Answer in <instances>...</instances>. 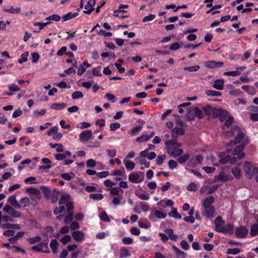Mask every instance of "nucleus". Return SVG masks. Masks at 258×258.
Instances as JSON below:
<instances>
[{
    "label": "nucleus",
    "mask_w": 258,
    "mask_h": 258,
    "mask_svg": "<svg viewBox=\"0 0 258 258\" xmlns=\"http://www.w3.org/2000/svg\"><path fill=\"white\" fill-rule=\"evenodd\" d=\"M50 248L53 253H55L57 250L58 242L56 240L52 239L50 243Z\"/></svg>",
    "instance_id": "36"
},
{
    "label": "nucleus",
    "mask_w": 258,
    "mask_h": 258,
    "mask_svg": "<svg viewBox=\"0 0 258 258\" xmlns=\"http://www.w3.org/2000/svg\"><path fill=\"white\" fill-rule=\"evenodd\" d=\"M228 114V112L227 111L223 110L222 112L221 113L220 116L218 117L219 120L221 122H223L226 120Z\"/></svg>",
    "instance_id": "55"
},
{
    "label": "nucleus",
    "mask_w": 258,
    "mask_h": 258,
    "mask_svg": "<svg viewBox=\"0 0 258 258\" xmlns=\"http://www.w3.org/2000/svg\"><path fill=\"white\" fill-rule=\"evenodd\" d=\"M240 128L238 126H234L229 131L227 132V134L228 136H233L235 133L239 131Z\"/></svg>",
    "instance_id": "51"
},
{
    "label": "nucleus",
    "mask_w": 258,
    "mask_h": 258,
    "mask_svg": "<svg viewBox=\"0 0 258 258\" xmlns=\"http://www.w3.org/2000/svg\"><path fill=\"white\" fill-rule=\"evenodd\" d=\"M148 140H149V139L148 137V135H143L138 137L136 140V142L139 143L145 142L148 141Z\"/></svg>",
    "instance_id": "58"
},
{
    "label": "nucleus",
    "mask_w": 258,
    "mask_h": 258,
    "mask_svg": "<svg viewBox=\"0 0 258 258\" xmlns=\"http://www.w3.org/2000/svg\"><path fill=\"white\" fill-rule=\"evenodd\" d=\"M205 93L208 96H220L222 95V93L220 92L212 90H206Z\"/></svg>",
    "instance_id": "37"
},
{
    "label": "nucleus",
    "mask_w": 258,
    "mask_h": 258,
    "mask_svg": "<svg viewBox=\"0 0 258 258\" xmlns=\"http://www.w3.org/2000/svg\"><path fill=\"white\" fill-rule=\"evenodd\" d=\"M166 217V214L163 212L157 210H152L148 218L151 221L155 222L157 221L156 218L158 219H164Z\"/></svg>",
    "instance_id": "3"
},
{
    "label": "nucleus",
    "mask_w": 258,
    "mask_h": 258,
    "mask_svg": "<svg viewBox=\"0 0 258 258\" xmlns=\"http://www.w3.org/2000/svg\"><path fill=\"white\" fill-rule=\"evenodd\" d=\"M168 216L170 217H173L178 219H180L181 218V216L179 214L177 209L175 208H172L171 211L169 212Z\"/></svg>",
    "instance_id": "25"
},
{
    "label": "nucleus",
    "mask_w": 258,
    "mask_h": 258,
    "mask_svg": "<svg viewBox=\"0 0 258 258\" xmlns=\"http://www.w3.org/2000/svg\"><path fill=\"white\" fill-rule=\"evenodd\" d=\"M250 234L251 236H255L258 235V223L251 226Z\"/></svg>",
    "instance_id": "31"
},
{
    "label": "nucleus",
    "mask_w": 258,
    "mask_h": 258,
    "mask_svg": "<svg viewBox=\"0 0 258 258\" xmlns=\"http://www.w3.org/2000/svg\"><path fill=\"white\" fill-rule=\"evenodd\" d=\"M215 202V198L212 196H210L208 197H206L203 201L202 204V207L203 208H207L208 207H210L212 206V204Z\"/></svg>",
    "instance_id": "12"
},
{
    "label": "nucleus",
    "mask_w": 258,
    "mask_h": 258,
    "mask_svg": "<svg viewBox=\"0 0 258 258\" xmlns=\"http://www.w3.org/2000/svg\"><path fill=\"white\" fill-rule=\"evenodd\" d=\"M200 69V66L198 65H196L195 66L191 67H186L183 68L184 70L188 71L189 72H196L199 70Z\"/></svg>",
    "instance_id": "63"
},
{
    "label": "nucleus",
    "mask_w": 258,
    "mask_h": 258,
    "mask_svg": "<svg viewBox=\"0 0 258 258\" xmlns=\"http://www.w3.org/2000/svg\"><path fill=\"white\" fill-rule=\"evenodd\" d=\"M91 66V64L87 61H84L78 68L77 74L79 76H82L86 71L87 68Z\"/></svg>",
    "instance_id": "14"
},
{
    "label": "nucleus",
    "mask_w": 258,
    "mask_h": 258,
    "mask_svg": "<svg viewBox=\"0 0 258 258\" xmlns=\"http://www.w3.org/2000/svg\"><path fill=\"white\" fill-rule=\"evenodd\" d=\"M219 185L215 184L212 186H209L208 187L207 194L210 195L214 193L218 188Z\"/></svg>",
    "instance_id": "62"
},
{
    "label": "nucleus",
    "mask_w": 258,
    "mask_h": 258,
    "mask_svg": "<svg viewBox=\"0 0 258 258\" xmlns=\"http://www.w3.org/2000/svg\"><path fill=\"white\" fill-rule=\"evenodd\" d=\"M195 116L201 119L203 118L204 114L203 111L198 107L196 106L194 108Z\"/></svg>",
    "instance_id": "35"
},
{
    "label": "nucleus",
    "mask_w": 258,
    "mask_h": 258,
    "mask_svg": "<svg viewBox=\"0 0 258 258\" xmlns=\"http://www.w3.org/2000/svg\"><path fill=\"white\" fill-rule=\"evenodd\" d=\"M70 195L68 194H64L62 195L60 199L58 201V205H61L64 204L66 203H67L70 200Z\"/></svg>",
    "instance_id": "27"
},
{
    "label": "nucleus",
    "mask_w": 258,
    "mask_h": 258,
    "mask_svg": "<svg viewBox=\"0 0 258 258\" xmlns=\"http://www.w3.org/2000/svg\"><path fill=\"white\" fill-rule=\"evenodd\" d=\"M59 195V191L58 190L54 189L52 190L50 196V199H51L52 203H56L57 202Z\"/></svg>",
    "instance_id": "22"
},
{
    "label": "nucleus",
    "mask_w": 258,
    "mask_h": 258,
    "mask_svg": "<svg viewBox=\"0 0 258 258\" xmlns=\"http://www.w3.org/2000/svg\"><path fill=\"white\" fill-rule=\"evenodd\" d=\"M135 194L136 196L141 200L147 201L150 199V196H149V195L141 194L137 190L135 191Z\"/></svg>",
    "instance_id": "46"
},
{
    "label": "nucleus",
    "mask_w": 258,
    "mask_h": 258,
    "mask_svg": "<svg viewBox=\"0 0 258 258\" xmlns=\"http://www.w3.org/2000/svg\"><path fill=\"white\" fill-rule=\"evenodd\" d=\"M92 136V132L91 130H86L82 132L79 135L80 141L84 143L91 139Z\"/></svg>",
    "instance_id": "6"
},
{
    "label": "nucleus",
    "mask_w": 258,
    "mask_h": 258,
    "mask_svg": "<svg viewBox=\"0 0 258 258\" xmlns=\"http://www.w3.org/2000/svg\"><path fill=\"white\" fill-rule=\"evenodd\" d=\"M130 255L131 253L126 248L123 247L120 248L119 258H126Z\"/></svg>",
    "instance_id": "29"
},
{
    "label": "nucleus",
    "mask_w": 258,
    "mask_h": 258,
    "mask_svg": "<svg viewBox=\"0 0 258 258\" xmlns=\"http://www.w3.org/2000/svg\"><path fill=\"white\" fill-rule=\"evenodd\" d=\"M58 132V127L57 125H55L51 127L47 133L48 136H51L52 135H54Z\"/></svg>",
    "instance_id": "59"
},
{
    "label": "nucleus",
    "mask_w": 258,
    "mask_h": 258,
    "mask_svg": "<svg viewBox=\"0 0 258 258\" xmlns=\"http://www.w3.org/2000/svg\"><path fill=\"white\" fill-rule=\"evenodd\" d=\"M166 156L165 154H163L161 156H158L157 160L156 163L158 165H161L163 163L164 160L166 159Z\"/></svg>",
    "instance_id": "56"
},
{
    "label": "nucleus",
    "mask_w": 258,
    "mask_h": 258,
    "mask_svg": "<svg viewBox=\"0 0 258 258\" xmlns=\"http://www.w3.org/2000/svg\"><path fill=\"white\" fill-rule=\"evenodd\" d=\"M50 23V22H47L45 23L36 22L34 23V26H39V31L43 29L46 26L49 25Z\"/></svg>",
    "instance_id": "49"
},
{
    "label": "nucleus",
    "mask_w": 258,
    "mask_h": 258,
    "mask_svg": "<svg viewBox=\"0 0 258 258\" xmlns=\"http://www.w3.org/2000/svg\"><path fill=\"white\" fill-rule=\"evenodd\" d=\"M72 236L77 242H80L84 239L85 234L81 231H75L72 233Z\"/></svg>",
    "instance_id": "13"
},
{
    "label": "nucleus",
    "mask_w": 258,
    "mask_h": 258,
    "mask_svg": "<svg viewBox=\"0 0 258 258\" xmlns=\"http://www.w3.org/2000/svg\"><path fill=\"white\" fill-rule=\"evenodd\" d=\"M168 167L170 170H173L178 166L177 162L173 160H170L168 163Z\"/></svg>",
    "instance_id": "52"
},
{
    "label": "nucleus",
    "mask_w": 258,
    "mask_h": 258,
    "mask_svg": "<svg viewBox=\"0 0 258 258\" xmlns=\"http://www.w3.org/2000/svg\"><path fill=\"white\" fill-rule=\"evenodd\" d=\"M244 171L245 176L248 179H250L252 176L258 172V168L252 167L250 162L246 161L243 165Z\"/></svg>",
    "instance_id": "2"
},
{
    "label": "nucleus",
    "mask_w": 258,
    "mask_h": 258,
    "mask_svg": "<svg viewBox=\"0 0 258 258\" xmlns=\"http://www.w3.org/2000/svg\"><path fill=\"white\" fill-rule=\"evenodd\" d=\"M67 106V104L64 103H54L51 105V108L55 110H61Z\"/></svg>",
    "instance_id": "33"
},
{
    "label": "nucleus",
    "mask_w": 258,
    "mask_h": 258,
    "mask_svg": "<svg viewBox=\"0 0 258 258\" xmlns=\"http://www.w3.org/2000/svg\"><path fill=\"white\" fill-rule=\"evenodd\" d=\"M172 248L177 254L181 255L183 258H184L186 256V253L184 251L181 250L176 246L173 245L172 246Z\"/></svg>",
    "instance_id": "42"
},
{
    "label": "nucleus",
    "mask_w": 258,
    "mask_h": 258,
    "mask_svg": "<svg viewBox=\"0 0 258 258\" xmlns=\"http://www.w3.org/2000/svg\"><path fill=\"white\" fill-rule=\"evenodd\" d=\"M83 97V94L81 91H75L72 94V98L73 99H78Z\"/></svg>",
    "instance_id": "50"
},
{
    "label": "nucleus",
    "mask_w": 258,
    "mask_h": 258,
    "mask_svg": "<svg viewBox=\"0 0 258 258\" xmlns=\"http://www.w3.org/2000/svg\"><path fill=\"white\" fill-rule=\"evenodd\" d=\"M202 109L203 110L205 115L207 116L211 115L213 111L212 106L209 104L203 107Z\"/></svg>",
    "instance_id": "40"
},
{
    "label": "nucleus",
    "mask_w": 258,
    "mask_h": 258,
    "mask_svg": "<svg viewBox=\"0 0 258 258\" xmlns=\"http://www.w3.org/2000/svg\"><path fill=\"white\" fill-rule=\"evenodd\" d=\"M89 198L96 201H100L102 200L104 196L101 194H91L89 195Z\"/></svg>",
    "instance_id": "38"
},
{
    "label": "nucleus",
    "mask_w": 258,
    "mask_h": 258,
    "mask_svg": "<svg viewBox=\"0 0 258 258\" xmlns=\"http://www.w3.org/2000/svg\"><path fill=\"white\" fill-rule=\"evenodd\" d=\"M214 224L215 225V230L218 232H220L221 229H218V226H223L225 224V221L222 219V218L220 216H218L214 221Z\"/></svg>",
    "instance_id": "17"
},
{
    "label": "nucleus",
    "mask_w": 258,
    "mask_h": 258,
    "mask_svg": "<svg viewBox=\"0 0 258 258\" xmlns=\"http://www.w3.org/2000/svg\"><path fill=\"white\" fill-rule=\"evenodd\" d=\"M41 240V237L40 236H36L35 237L28 238V242L29 244H33L36 242H39Z\"/></svg>",
    "instance_id": "45"
},
{
    "label": "nucleus",
    "mask_w": 258,
    "mask_h": 258,
    "mask_svg": "<svg viewBox=\"0 0 258 258\" xmlns=\"http://www.w3.org/2000/svg\"><path fill=\"white\" fill-rule=\"evenodd\" d=\"M215 212V208L214 206L204 208L202 211V214L203 216L207 218H211L213 217Z\"/></svg>",
    "instance_id": "8"
},
{
    "label": "nucleus",
    "mask_w": 258,
    "mask_h": 258,
    "mask_svg": "<svg viewBox=\"0 0 258 258\" xmlns=\"http://www.w3.org/2000/svg\"><path fill=\"white\" fill-rule=\"evenodd\" d=\"M232 178V176L230 174H224L223 172H221L219 175L214 176L213 181L214 183H216L218 181L225 182L231 180Z\"/></svg>",
    "instance_id": "4"
},
{
    "label": "nucleus",
    "mask_w": 258,
    "mask_h": 258,
    "mask_svg": "<svg viewBox=\"0 0 258 258\" xmlns=\"http://www.w3.org/2000/svg\"><path fill=\"white\" fill-rule=\"evenodd\" d=\"M244 135L241 131V130H239V131L237 133V135L234 139V140L231 141L229 143V145L231 144H237L240 143L243 139Z\"/></svg>",
    "instance_id": "15"
},
{
    "label": "nucleus",
    "mask_w": 258,
    "mask_h": 258,
    "mask_svg": "<svg viewBox=\"0 0 258 258\" xmlns=\"http://www.w3.org/2000/svg\"><path fill=\"white\" fill-rule=\"evenodd\" d=\"M135 164L131 161H127L125 164V168L129 171L132 170L135 167Z\"/></svg>",
    "instance_id": "54"
},
{
    "label": "nucleus",
    "mask_w": 258,
    "mask_h": 258,
    "mask_svg": "<svg viewBox=\"0 0 258 258\" xmlns=\"http://www.w3.org/2000/svg\"><path fill=\"white\" fill-rule=\"evenodd\" d=\"M172 137L177 138L178 136H183L185 134V130L183 127L175 126L171 130Z\"/></svg>",
    "instance_id": "11"
},
{
    "label": "nucleus",
    "mask_w": 258,
    "mask_h": 258,
    "mask_svg": "<svg viewBox=\"0 0 258 258\" xmlns=\"http://www.w3.org/2000/svg\"><path fill=\"white\" fill-rule=\"evenodd\" d=\"M223 110V109L221 108H214L212 111L213 118H218V117L220 116V114L222 112Z\"/></svg>",
    "instance_id": "39"
},
{
    "label": "nucleus",
    "mask_w": 258,
    "mask_h": 258,
    "mask_svg": "<svg viewBox=\"0 0 258 258\" xmlns=\"http://www.w3.org/2000/svg\"><path fill=\"white\" fill-rule=\"evenodd\" d=\"M2 228L3 229H20L21 226L19 224H10V223H5L1 225Z\"/></svg>",
    "instance_id": "19"
},
{
    "label": "nucleus",
    "mask_w": 258,
    "mask_h": 258,
    "mask_svg": "<svg viewBox=\"0 0 258 258\" xmlns=\"http://www.w3.org/2000/svg\"><path fill=\"white\" fill-rule=\"evenodd\" d=\"M222 229H221L219 233H229V234H232L233 232L234 227L233 224L229 223L226 224L225 225H224Z\"/></svg>",
    "instance_id": "16"
},
{
    "label": "nucleus",
    "mask_w": 258,
    "mask_h": 258,
    "mask_svg": "<svg viewBox=\"0 0 258 258\" xmlns=\"http://www.w3.org/2000/svg\"><path fill=\"white\" fill-rule=\"evenodd\" d=\"M241 252V249L238 248H228L226 253L228 254H237Z\"/></svg>",
    "instance_id": "47"
},
{
    "label": "nucleus",
    "mask_w": 258,
    "mask_h": 258,
    "mask_svg": "<svg viewBox=\"0 0 258 258\" xmlns=\"http://www.w3.org/2000/svg\"><path fill=\"white\" fill-rule=\"evenodd\" d=\"M29 55V52L28 51H25L21 55V58L18 59V63H22L24 62H26L28 60L27 57Z\"/></svg>",
    "instance_id": "44"
},
{
    "label": "nucleus",
    "mask_w": 258,
    "mask_h": 258,
    "mask_svg": "<svg viewBox=\"0 0 258 258\" xmlns=\"http://www.w3.org/2000/svg\"><path fill=\"white\" fill-rule=\"evenodd\" d=\"M4 11L5 12L15 14H19L21 12V8H14V7L11 6L9 8H5L4 9Z\"/></svg>",
    "instance_id": "24"
},
{
    "label": "nucleus",
    "mask_w": 258,
    "mask_h": 258,
    "mask_svg": "<svg viewBox=\"0 0 258 258\" xmlns=\"http://www.w3.org/2000/svg\"><path fill=\"white\" fill-rule=\"evenodd\" d=\"M79 14L78 13L69 12L62 17V21H67L73 18L76 17Z\"/></svg>",
    "instance_id": "28"
},
{
    "label": "nucleus",
    "mask_w": 258,
    "mask_h": 258,
    "mask_svg": "<svg viewBox=\"0 0 258 258\" xmlns=\"http://www.w3.org/2000/svg\"><path fill=\"white\" fill-rule=\"evenodd\" d=\"M168 154L174 157H177L183 154V149L179 148L181 146L180 143H178L177 141L170 140L165 143Z\"/></svg>",
    "instance_id": "1"
},
{
    "label": "nucleus",
    "mask_w": 258,
    "mask_h": 258,
    "mask_svg": "<svg viewBox=\"0 0 258 258\" xmlns=\"http://www.w3.org/2000/svg\"><path fill=\"white\" fill-rule=\"evenodd\" d=\"M205 66L206 68L210 69L220 68L224 66V62L222 61L210 60L205 62Z\"/></svg>",
    "instance_id": "7"
},
{
    "label": "nucleus",
    "mask_w": 258,
    "mask_h": 258,
    "mask_svg": "<svg viewBox=\"0 0 258 258\" xmlns=\"http://www.w3.org/2000/svg\"><path fill=\"white\" fill-rule=\"evenodd\" d=\"M96 4L95 0H90L88 1L87 4L85 6V9L86 10L84 11V13L87 15H90L92 12L94 10L93 7Z\"/></svg>",
    "instance_id": "10"
},
{
    "label": "nucleus",
    "mask_w": 258,
    "mask_h": 258,
    "mask_svg": "<svg viewBox=\"0 0 258 258\" xmlns=\"http://www.w3.org/2000/svg\"><path fill=\"white\" fill-rule=\"evenodd\" d=\"M197 188V185L195 182L190 183L186 187L187 190L192 191H196Z\"/></svg>",
    "instance_id": "53"
},
{
    "label": "nucleus",
    "mask_w": 258,
    "mask_h": 258,
    "mask_svg": "<svg viewBox=\"0 0 258 258\" xmlns=\"http://www.w3.org/2000/svg\"><path fill=\"white\" fill-rule=\"evenodd\" d=\"M189 154L188 153H186L179 156L177 159V161L180 164H183L189 159Z\"/></svg>",
    "instance_id": "26"
},
{
    "label": "nucleus",
    "mask_w": 258,
    "mask_h": 258,
    "mask_svg": "<svg viewBox=\"0 0 258 258\" xmlns=\"http://www.w3.org/2000/svg\"><path fill=\"white\" fill-rule=\"evenodd\" d=\"M244 147L243 144H240L236 147V148L233 151L232 154L233 155H237L239 153H241L244 150Z\"/></svg>",
    "instance_id": "34"
},
{
    "label": "nucleus",
    "mask_w": 258,
    "mask_h": 258,
    "mask_svg": "<svg viewBox=\"0 0 258 258\" xmlns=\"http://www.w3.org/2000/svg\"><path fill=\"white\" fill-rule=\"evenodd\" d=\"M100 218L102 221L104 222H109L110 221L107 213L105 211L101 212L100 216Z\"/></svg>",
    "instance_id": "61"
},
{
    "label": "nucleus",
    "mask_w": 258,
    "mask_h": 258,
    "mask_svg": "<svg viewBox=\"0 0 258 258\" xmlns=\"http://www.w3.org/2000/svg\"><path fill=\"white\" fill-rule=\"evenodd\" d=\"M248 232V229L244 226H240L236 228L235 235L237 238H243L246 237Z\"/></svg>",
    "instance_id": "5"
},
{
    "label": "nucleus",
    "mask_w": 258,
    "mask_h": 258,
    "mask_svg": "<svg viewBox=\"0 0 258 258\" xmlns=\"http://www.w3.org/2000/svg\"><path fill=\"white\" fill-rule=\"evenodd\" d=\"M120 124L118 122L111 123L110 124L109 127L111 131H115L118 128H120Z\"/></svg>",
    "instance_id": "64"
},
{
    "label": "nucleus",
    "mask_w": 258,
    "mask_h": 258,
    "mask_svg": "<svg viewBox=\"0 0 258 258\" xmlns=\"http://www.w3.org/2000/svg\"><path fill=\"white\" fill-rule=\"evenodd\" d=\"M8 202L11 205L14 207L16 209H19L21 208V206L16 200V196L14 195L11 196L8 199Z\"/></svg>",
    "instance_id": "18"
},
{
    "label": "nucleus",
    "mask_w": 258,
    "mask_h": 258,
    "mask_svg": "<svg viewBox=\"0 0 258 258\" xmlns=\"http://www.w3.org/2000/svg\"><path fill=\"white\" fill-rule=\"evenodd\" d=\"M60 17L57 14H53L48 17H47L45 20L48 21V22H50V21H59L60 20Z\"/></svg>",
    "instance_id": "43"
},
{
    "label": "nucleus",
    "mask_w": 258,
    "mask_h": 258,
    "mask_svg": "<svg viewBox=\"0 0 258 258\" xmlns=\"http://www.w3.org/2000/svg\"><path fill=\"white\" fill-rule=\"evenodd\" d=\"M240 72L239 71H228L224 73V75L226 76H239L240 74Z\"/></svg>",
    "instance_id": "60"
},
{
    "label": "nucleus",
    "mask_w": 258,
    "mask_h": 258,
    "mask_svg": "<svg viewBox=\"0 0 258 258\" xmlns=\"http://www.w3.org/2000/svg\"><path fill=\"white\" fill-rule=\"evenodd\" d=\"M20 204L23 205V207H26L30 204V200L28 197H24L19 201Z\"/></svg>",
    "instance_id": "48"
},
{
    "label": "nucleus",
    "mask_w": 258,
    "mask_h": 258,
    "mask_svg": "<svg viewBox=\"0 0 258 258\" xmlns=\"http://www.w3.org/2000/svg\"><path fill=\"white\" fill-rule=\"evenodd\" d=\"M128 180L132 183H140L144 180V176L140 178L139 174L138 173L132 172L128 175Z\"/></svg>",
    "instance_id": "9"
},
{
    "label": "nucleus",
    "mask_w": 258,
    "mask_h": 258,
    "mask_svg": "<svg viewBox=\"0 0 258 258\" xmlns=\"http://www.w3.org/2000/svg\"><path fill=\"white\" fill-rule=\"evenodd\" d=\"M222 6L221 5H215V6H213L211 8V9H210L209 10L207 11L206 12V14H208L211 13L212 15H215L216 14L220 13V11H215L216 9H221L222 8Z\"/></svg>",
    "instance_id": "30"
},
{
    "label": "nucleus",
    "mask_w": 258,
    "mask_h": 258,
    "mask_svg": "<svg viewBox=\"0 0 258 258\" xmlns=\"http://www.w3.org/2000/svg\"><path fill=\"white\" fill-rule=\"evenodd\" d=\"M73 212H70L68 215H67L65 217L64 222L66 223L69 224L70 223L73 219Z\"/></svg>",
    "instance_id": "57"
},
{
    "label": "nucleus",
    "mask_w": 258,
    "mask_h": 258,
    "mask_svg": "<svg viewBox=\"0 0 258 258\" xmlns=\"http://www.w3.org/2000/svg\"><path fill=\"white\" fill-rule=\"evenodd\" d=\"M142 128V126L138 125L136 127H133L131 131L127 132V134L130 135L131 136H135L139 132H140Z\"/></svg>",
    "instance_id": "32"
},
{
    "label": "nucleus",
    "mask_w": 258,
    "mask_h": 258,
    "mask_svg": "<svg viewBox=\"0 0 258 258\" xmlns=\"http://www.w3.org/2000/svg\"><path fill=\"white\" fill-rule=\"evenodd\" d=\"M224 81L223 79H217L214 81L213 87L218 90L223 89Z\"/></svg>",
    "instance_id": "20"
},
{
    "label": "nucleus",
    "mask_w": 258,
    "mask_h": 258,
    "mask_svg": "<svg viewBox=\"0 0 258 258\" xmlns=\"http://www.w3.org/2000/svg\"><path fill=\"white\" fill-rule=\"evenodd\" d=\"M40 188L44 195V197L47 200L49 199L51 194L49 188L45 186H42Z\"/></svg>",
    "instance_id": "21"
},
{
    "label": "nucleus",
    "mask_w": 258,
    "mask_h": 258,
    "mask_svg": "<svg viewBox=\"0 0 258 258\" xmlns=\"http://www.w3.org/2000/svg\"><path fill=\"white\" fill-rule=\"evenodd\" d=\"M231 172L236 179H238L241 177V171L238 167L232 169Z\"/></svg>",
    "instance_id": "41"
},
{
    "label": "nucleus",
    "mask_w": 258,
    "mask_h": 258,
    "mask_svg": "<svg viewBox=\"0 0 258 258\" xmlns=\"http://www.w3.org/2000/svg\"><path fill=\"white\" fill-rule=\"evenodd\" d=\"M26 191L29 194L35 195L39 199L41 198L40 191L38 189L32 187H28L27 188Z\"/></svg>",
    "instance_id": "23"
}]
</instances>
